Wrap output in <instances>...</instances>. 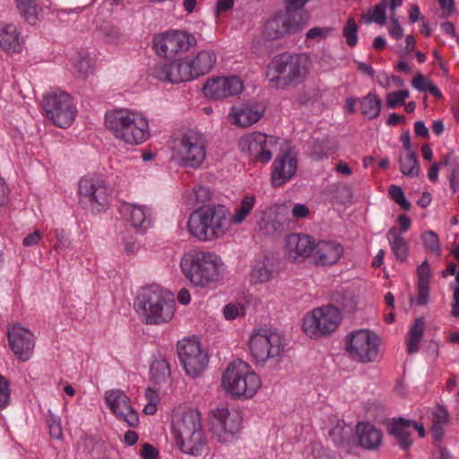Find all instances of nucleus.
I'll return each instance as SVG.
<instances>
[{
    "mask_svg": "<svg viewBox=\"0 0 459 459\" xmlns=\"http://www.w3.org/2000/svg\"><path fill=\"white\" fill-rule=\"evenodd\" d=\"M308 59L303 54L281 53L267 66V79L275 89L287 90L300 84L307 74Z\"/></svg>",
    "mask_w": 459,
    "mask_h": 459,
    "instance_id": "obj_1",
    "label": "nucleus"
},
{
    "mask_svg": "<svg viewBox=\"0 0 459 459\" xmlns=\"http://www.w3.org/2000/svg\"><path fill=\"white\" fill-rule=\"evenodd\" d=\"M228 213L223 205L199 208L188 218V230L200 241H212L222 238L230 226Z\"/></svg>",
    "mask_w": 459,
    "mask_h": 459,
    "instance_id": "obj_2",
    "label": "nucleus"
},
{
    "mask_svg": "<svg viewBox=\"0 0 459 459\" xmlns=\"http://www.w3.org/2000/svg\"><path fill=\"white\" fill-rule=\"evenodd\" d=\"M134 305L137 312L151 325L169 322L175 311L173 295L156 285L143 288L137 296Z\"/></svg>",
    "mask_w": 459,
    "mask_h": 459,
    "instance_id": "obj_3",
    "label": "nucleus"
},
{
    "mask_svg": "<svg viewBox=\"0 0 459 459\" xmlns=\"http://www.w3.org/2000/svg\"><path fill=\"white\" fill-rule=\"evenodd\" d=\"M177 444L192 456H200L207 448V438L202 427L201 413L196 409L186 411L174 424Z\"/></svg>",
    "mask_w": 459,
    "mask_h": 459,
    "instance_id": "obj_4",
    "label": "nucleus"
},
{
    "mask_svg": "<svg viewBox=\"0 0 459 459\" xmlns=\"http://www.w3.org/2000/svg\"><path fill=\"white\" fill-rule=\"evenodd\" d=\"M222 385L233 397H253L261 386L259 377L243 360L230 363L222 376Z\"/></svg>",
    "mask_w": 459,
    "mask_h": 459,
    "instance_id": "obj_5",
    "label": "nucleus"
},
{
    "mask_svg": "<svg viewBox=\"0 0 459 459\" xmlns=\"http://www.w3.org/2000/svg\"><path fill=\"white\" fill-rule=\"evenodd\" d=\"M380 337L375 333L361 329L346 337L345 349L353 360L361 363L377 361L379 355Z\"/></svg>",
    "mask_w": 459,
    "mask_h": 459,
    "instance_id": "obj_6",
    "label": "nucleus"
},
{
    "mask_svg": "<svg viewBox=\"0 0 459 459\" xmlns=\"http://www.w3.org/2000/svg\"><path fill=\"white\" fill-rule=\"evenodd\" d=\"M181 268L186 278L196 286L204 287L218 276L215 255L211 253H199L183 259Z\"/></svg>",
    "mask_w": 459,
    "mask_h": 459,
    "instance_id": "obj_7",
    "label": "nucleus"
},
{
    "mask_svg": "<svg viewBox=\"0 0 459 459\" xmlns=\"http://www.w3.org/2000/svg\"><path fill=\"white\" fill-rule=\"evenodd\" d=\"M79 203L93 213L103 211L109 202L110 192L105 181L94 177H83L78 184Z\"/></svg>",
    "mask_w": 459,
    "mask_h": 459,
    "instance_id": "obj_8",
    "label": "nucleus"
},
{
    "mask_svg": "<svg viewBox=\"0 0 459 459\" xmlns=\"http://www.w3.org/2000/svg\"><path fill=\"white\" fill-rule=\"evenodd\" d=\"M284 346L283 336L268 329L257 330L249 340L251 355L257 363L281 356Z\"/></svg>",
    "mask_w": 459,
    "mask_h": 459,
    "instance_id": "obj_9",
    "label": "nucleus"
},
{
    "mask_svg": "<svg viewBox=\"0 0 459 459\" xmlns=\"http://www.w3.org/2000/svg\"><path fill=\"white\" fill-rule=\"evenodd\" d=\"M341 322L340 309L329 305L315 308L303 319L302 328L311 338L329 334L335 331Z\"/></svg>",
    "mask_w": 459,
    "mask_h": 459,
    "instance_id": "obj_10",
    "label": "nucleus"
},
{
    "mask_svg": "<svg viewBox=\"0 0 459 459\" xmlns=\"http://www.w3.org/2000/svg\"><path fill=\"white\" fill-rule=\"evenodd\" d=\"M179 360L187 376L200 377L208 367L209 356L206 351L201 348L198 340L186 338L177 344Z\"/></svg>",
    "mask_w": 459,
    "mask_h": 459,
    "instance_id": "obj_11",
    "label": "nucleus"
},
{
    "mask_svg": "<svg viewBox=\"0 0 459 459\" xmlns=\"http://www.w3.org/2000/svg\"><path fill=\"white\" fill-rule=\"evenodd\" d=\"M44 109L47 117L58 127L66 128L75 118L76 109L72 98L63 91H53L44 98Z\"/></svg>",
    "mask_w": 459,
    "mask_h": 459,
    "instance_id": "obj_12",
    "label": "nucleus"
},
{
    "mask_svg": "<svg viewBox=\"0 0 459 459\" xmlns=\"http://www.w3.org/2000/svg\"><path fill=\"white\" fill-rule=\"evenodd\" d=\"M278 139L260 132H254L242 136L238 141V148L248 157L260 163H267L273 157Z\"/></svg>",
    "mask_w": 459,
    "mask_h": 459,
    "instance_id": "obj_13",
    "label": "nucleus"
},
{
    "mask_svg": "<svg viewBox=\"0 0 459 459\" xmlns=\"http://www.w3.org/2000/svg\"><path fill=\"white\" fill-rule=\"evenodd\" d=\"M178 154L182 166L198 168L206 155V142L204 135L195 130L186 132L180 139Z\"/></svg>",
    "mask_w": 459,
    "mask_h": 459,
    "instance_id": "obj_14",
    "label": "nucleus"
},
{
    "mask_svg": "<svg viewBox=\"0 0 459 459\" xmlns=\"http://www.w3.org/2000/svg\"><path fill=\"white\" fill-rule=\"evenodd\" d=\"M194 36L186 31H169L153 39V48L159 56L173 58L195 44Z\"/></svg>",
    "mask_w": 459,
    "mask_h": 459,
    "instance_id": "obj_15",
    "label": "nucleus"
},
{
    "mask_svg": "<svg viewBox=\"0 0 459 459\" xmlns=\"http://www.w3.org/2000/svg\"><path fill=\"white\" fill-rule=\"evenodd\" d=\"M242 418L238 411L226 408L212 411V435L221 443L232 441L240 431Z\"/></svg>",
    "mask_w": 459,
    "mask_h": 459,
    "instance_id": "obj_16",
    "label": "nucleus"
},
{
    "mask_svg": "<svg viewBox=\"0 0 459 459\" xmlns=\"http://www.w3.org/2000/svg\"><path fill=\"white\" fill-rule=\"evenodd\" d=\"M288 211L285 204L276 205L274 208H266L264 210L256 212L255 214V224L258 230L266 236L275 237L282 233L287 229L285 220H281V215H283Z\"/></svg>",
    "mask_w": 459,
    "mask_h": 459,
    "instance_id": "obj_17",
    "label": "nucleus"
},
{
    "mask_svg": "<svg viewBox=\"0 0 459 459\" xmlns=\"http://www.w3.org/2000/svg\"><path fill=\"white\" fill-rule=\"evenodd\" d=\"M7 337L12 351L20 360L27 361L31 358L35 336L29 329L14 324L8 329Z\"/></svg>",
    "mask_w": 459,
    "mask_h": 459,
    "instance_id": "obj_18",
    "label": "nucleus"
},
{
    "mask_svg": "<svg viewBox=\"0 0 459 459\" xmlns=\"http://www.w3.org/2000/svg\"><path fill=\"white\" fill-rule=\"evenodd\" d=\"M151 74L161 82L180 83L192 81L187 60L178 59L170 63H160L151 68Z\"/></svg>",
    "mask_w": 459,
    "mask_h": 459,
    "instance_id": "obj_19",
    "label": "nucleus"
},
{
    "mask_svg": "<svg viewBox=\"0 0 459 459\" xmlns=\"http://www.w3.org/2000/svg\"><path fill=\"white\" fill-rule=\"evenodd\" d=\"M243 90L241 80L237 76L216 77L207 80L203 87L205 97L221 100L240 93Z\"/></svg>",
    "mask_w": 459,
    "mask_h": 459,
    "instance_id": "obj_20",
    "label": "nucleus"
},
{
    "mask_svg": "<svg viewBox=\"0 0 459 459\" xmlns=\"http://www.w3.org/2000/svg\"><path fill=\"white\" fill-rule=\"evenodd\" d=\"M106 402L110 410L119 420L135 428L139 423L138 412L129 403L128 396L121 390H111L106 393Z\"/></svg>",
    "mask_w": 459,
    "mask_h": 459,
    "instance_id": "obj_21",
    "label": "nucleus"
},
{
    "mask_svg": "<svg viewBox=\"0 0 459 459\" xmlns=\"http://www.w3.org/2000/svg\"><path fill=\"white\" fill-rule=\"evenodd\" d=\"M301 29L296 21L290 18V15L280 13L266 21L263 30V37L267 40H277L287 35L296 33Z\"/></svg>",
    "mask_w": 459,
    "mask_h": 459,
    "instance_id": "obj_22",
    "label": "nucleus"
},
{
    "mask_svg": "<svg viewBox=\"0 0 459 459\" xmlns=\"http://www.w3.org/2000/svg\"><path fill=\"white\" fill-rule=\"evenodd\" d=\"M315 239L305 234L291 233L285 238V251L292 262L303 261L312 256Z\"/></svg>",
    "mask_w": 459,
    "mask_h": 459,
    "instance_id": "obj_23",
    "label": "nucleus"
},
{
    "mask_svg": "<svg viewBox=\"0 0 459 459\" xmlns=\"http://www.w3.org/2000/svg\"><path fill=\"white\" fill-rule=\"evenodd\" d=\"M297 171V160L290 152H284L273 161L271 182L273 187L281 186L294 177Z\"/></svg>",
    "mask_w": 459,
    "mask_h": 459,
    "instance_id": "obj_24",
    "label": "nucleus"
},
{
    "mask_svg": "<svg viewBox=\"0 0 459 459\" xmlns=\"http://www.w3.org/2000/svg\"><path fill=\"white\" fill-rule=\"evenodd\" d=\"M343 253V247L332 240L314 243L312 258L316 265L327 266L337 263Z\"/></svg>",
    "mask_w": 459,
    "mask_h": 459,
    "instance_id": "obj_25",
    "label": "nucleus"
},
{
    "mask_svg": "<svg viewBox=\"0 0 459 459\" xmlns=\"http://www.w3.org/2000/svg\"><path fill=\"white\" fill-rule=\"evenodd\" d=\"M130 120L122 141L128 144H140L148 137V122L136 113H133Z\"/></svg>",
    "mask_w": 459,
    "mask_h": 459,
    "instance_id": "obj_26",
    "label": "nucleus"
},
{
    "mask_svg": "<svg viewBox=\"0 0 459 459\" xmlns=\"http://www.w3.org/2000/svg\"><path fill=\"white\" fill-rule=\"evenodd\" d=\"M134 112L128 109H117L108 112L105 116L106 127L114 134L117 139L123 140L126 126L131 121Z\"/></svg>",
    "mask_w": 459,
    "mask_h": 459,
    "instance_id": "obj_27",
    "label": "nucleus"
},
{
    "mask_svg": "<svg viewBox=\"0 0 459 459\" xmlns=\"http://www.w3.org/2000/svg\"><path fill=\"white\" fill-rule=\"evenodd\" d=\"M186 59L192 80L210 73L216 64V55L208 50H202L194 58Z\"/></svg>",
    "mask_w": 459,
    "mask_h": 459,
    "instance_id": "obj_28",
    "label": "nucleus"
},
{
    "mask_svg": "<svg viewBox=\"0 0 459 459\" xmlns=\"http://www.w3.org/2000/svg\"><path fill=\"white\" fill-rule=\"evenodd\" d=\"M356 433L358 444L365 449L374 450L382 444V431L370 423H358Z\"/></svg>",
    "mask_w": 459,
    "mask_h": 459,
    "instance_id": "obj_29",
    "label": "nucleus"
},
{
    "mask_svg": "<svg viewBox=\"0 0 459 459\" xmlns=\"http://www.w3.org/2000/svg\"><path fill=\"white\" fill-rule=\"evenodd\" d=\"M408 420L402 417L394 418L387 426V432L394 437L403 450H408L412 446V440L410 438L411 432L408 429L411 426Z\"/></svg>",
    "mask_w": 459,
    "mask_h": 459,
    "instance_id": "obj_30",
    "label": "nucleus"
},
{
    "mask_svg": "<svg viewBox=\"0 0 459 459\" xmlns=\"http://www.w3.org/2000/svg\"><path fill=\"white\" fill-rule=\"evenodd\" d=\"M329 435L338 447H342L347 452L350 451L355 442L352 428L346 425L344 421H339L330 430Z\"/></svg>",
    "mask_w": 459,
    "mask_h": 459,
    "instance_id": "obj_31",
    "label": "nucleus"
},
{
    "mask_svg": "<svg viewBox=\"0 0 459 459\" xmlns=\"http://www.w3.org/2000/svg\"><path fill=\"white\" fill-rule=\"evenodd\" d=\"M308 0H285L284 14L290 15L292 21L303 28L309 20L308 13L303 8Z\"/></svg>",
    "mask_w": 459,
    "mask_h": 459,
    "instance_id": "obj_32",
    "label": "nucleus"
},
{
    "mask_svg": "<svg viewBox=\"0 0 459 459\" xmlns=\"http://www.w3.org/2000/svg\"><path fill=\"white\" fill-rule=\"evenodd\" d=\"M431 434L435 441L441 442L444 437L445 426L449 423L450 415L446 408L438 405L432 413Z\"/></svg>",
    "mask_w": 459,
    "mask_h": 459,
    "instance_id": "obj_33",
    "label": "nucleus"
},
{
    "mask_svg": "<svg viewBox=\"0 0 459 459\" xmlns=\"http://www.w3.org/2000/svg\"><path fill=\"white\" fill-rule=\"evenodd\" d=\"M20 39L14 25H6L0 30V46L5 51H20Z\"/></svg>",
    "mask_w": 459,
    "mask_h": 459,
    "instance_id": "obj_34",
    "label": "nucleus"
},
{
    "mask_svg": "<svg viewBox=\"0 0 459 459\" xmlns=\"http://www.w3.org/2000/svg\"><path fill=\"white\" fill-rule=\"evenodd\" d=\"M425 321L423 318H416L414 324L407 334V351L410 354L416 353L419 351V344L423 337Z\"/></svg>",
    "mask_w": 459,
    "mask_h": 459,
    "instance_id": "obj_35",
    "label": "nucleus"
},
{
    "mask_svg": "<svg viewBox=\"0 0 459 459\" xmlns=\"http://www.w3.org/2000/svg\"><path fill=\"white\" fill-rule=\"evenodd\" d=\"M262 115L263 112L256 106H247L234 114V124L247 127L257 122Z\"/></svg>",
    "mask_w": 459,
    "mask_h": 459,
    "instance_id": "obj_36",
    "label": "nucleus"
},
{
    "mask_svg": "<svg viewBox=\"0 0 459 459\" xmlns=\"http://www.w3.org/2000/svg\"><path fill=\"white\" fill-rule=\"evenodd\" d=\"M392 251L400 262L405 261L408 255V245L404 238L398 233L396 228H392L387 232Z\"/></svg>",
    "mask_w": 459,
    "mask_h": 459,
    "instance_id": "obj_37",
    "label": "nucleus"
},
{
    "mask_svg": "<svg viewBox=\"0 0 459 459\" xmlns=\"http://www.w3.org/2000/svg\"><path fill=\"white\" fill-rule=\"evenodd\" d=\"M359 103L360 112L363 116L369 119L376 118L379 116L382 108V101L376 94L368 93L359 100Z\"/></svg>",
    "mask_w": 459,
    "mask_h": 459,
    "instance_id": "obj_38",
    "label": "nucleus"
},
{
    "mask_svg": "<svg viewBox=\"0 0 459 459\" xmlns=\"http://www.w3.org/2000/svg\"><path fill=\"white\" fill-rule=\"evenodd\" d=\"M17 8L24 20L35 25L39 20L38 14L40 10L37 0H16Z\"/></svg>",
    "mask_w": 459,
    "mask_h": 459,
    "instance_id": "obj_39",
    "label": "nucleus"
},
{
    "mask_svg": "<svg viewBox=\"0 0 459 459\" xmlns=\"http://www.w3.org/2000/svg\"><path fill=\"white\" fill-rule=\"evenodd\" d=\"M150 374L154 384L167 382L170 377L169 362L165 359H155L151 365Z\"/></svg>",
    "mask_w": 459,
    "mask_h": 459,
    "instance_id": "obj_40",
    "label": "nucleus"
},
{
    "mask_svg": "<svg viewBox=\"0 0 459 459\" xmlns=\"http://www.w3.org/2000/svg\"><path fill=\"white\" fill-rule=\"evenodd\" d=\"M255 204V197L254 195H247L241 200L240 205L236 208L230 223L241 224L251 212Z\"/></svg>",
    "mask_w": 459,
    "mask_h": 459,
    "instance_id": "obj_41",
    "label": "nucleus"
},
{
    "mask_svg": "<svg viewBox=\"0 0 459 459\" xmlns=\"http://www.w3.org/2000/svg\"><path fill=\"white\" fill-rule=\"evenodd\" d=\"M400 170L404 176L415 178L420 174V163L416 152H408L399 158Z\"/></svg>",
    "mask_w": 459,
    "mask_h": 459,
    "instance_id": "obj_42",
    "label": "nucleus"
},
{
    "mask_svg": "<svg viewBox=\"0 0 459 459\" xmlns=\"http://www.w3.org/2000/svg\"><path fill=\"white\" fill-rule=\"evenodd\" d=\"M131 224L134 228L146 229L150 225L149 209L145 206L132 205L129 208Z\"/></svg>",
    "mask_w": 459,
    "mask_h": 459,
    "instance_id": "obj_43",
    "label": "nucleus"
},
{
    "mask_svg": "<svg viewBox=\"0 0 459 459\" xmlns=\"http://www.w3.org/2000/svg\"><path fill=\"white\" fill-rule=\"evenodd\" d=\"M386 6L385 1L381 2L375 6L372 12L368 10L366 13L362 14V21L366 24H370L374 22L379 25H385L386 22Z\"/></svg>",
    "mask_w": 459,
    "mask_h": 459,
    "instance_id": "obj_44",
    "label": "nucleus"
},
{
    "mask_svg": "<svg viewBox=\"0 0 459 459\" xmlns=\"http://www.w3.org/2000/svg\"><path fill=\"white\" fill-rule=\"evenodd\" d=\"M359 27L353 17H350L342 29V35L346 39V43L350 47H355L358 43Z\"/></svg>",
    "mask_w": 459,
    "mask_h": 459,
    "instance_id": "obj_45",
    "label": "nucleus"
},
{
    "mask_svg": "<svg viewBox=\"0 0 459 459\" xmlns=\"http://www.w3.org/2000/svg\"><path fill=\"white\" fill-rule=\"evenodd\" d=\"M272 273V270L266 264H258L251 272V281L255 284L266 282L271 279Z\"/></svg>",
    "mask_w": 459,
    "mask_h": 459,
    "instance_id": "obj_46",
    "label": "nucleus"
},
{
    "mask_svg": "<svg viewBox=\"0 0 459 459\" xmlns=\"http://www.w3.org/2000/svg\"><path fill=\"white\" fill-rule=\"evenodd\" d=\"M388 194L392 200H394L403 210L409 211L411 207V203L406 199L404 193L401 186L391 185L388 188Z\"/></svg>",
    "mask_w": 459,
    "mask_h": 459,
    "instance_id": "obj_47",
    "label": "nucleus"
},
{
    "mask_svg": "<svg viewBox=\"0 0 459 459\" xmlns=\"http://www.w3.org/2000/svg\"><path fill=\"white\" fill-rule=\"evenodd\" d=\"M423 246L429 251L439 255L440 244L437 234L433 230H428L421 235Z\"/></svg>",
    "mask_w": 459,
    "mask_h": 459,
    "instance_id": "obj_48",
    "label": "nucleus"
},
{
    "mask_svg": "<svg viewBox=\"0 0 459 459\" xmlns=\"http://www.w3.org/2000/svg\"><path fill=\"white\" fill-rule=\"evenodd\" d=\"M47 423L49 429L51 437L60 439L63 437V429L61 427V420L58 416L54 415L50 411H48V418Z\"/></svg>",
    "mask_w": 459,
    "mask_h": 459,
    "instance_id": "obj_49",
    "label": "nucleus"
},
{
    "mask_svg": "<svg viewBox=\"0 0 459 459\" xmlns=\"http://www.w3.org/2000/svg\"><path fill=\"white\" fill-rule=\"evenodd\" d=\"M408 97L409 91L407 90L389 92L386 96V104L390 108H395L396 107L403 105Z\"/></svg>",
    "mask_w": 459,
    "mask_h": 459,
    "instance_id": "obj_50",
    "label": "nucleus"
},
{
    "mask_svg": "<svg viewBox=\"0 0 459 459\" xmlns=\"http://www.w3.org/2000/svg\"><path fill=\"white\" fill-rule=\"evenodd\" d=\"M336 143L334 141L330 139H324L321 143H318L314 147V152L317 155L318 158L323 156H328L333 154L335 152Z\"/></svg>",
    "mask_w": 459,
    "mask_h": 459,
    "instance_id": "obj_51",
    "label": "nucleus"
},
{
    "mask_svg": "<svg viewBox=\"0 0 459 459\" xmlns=\"http://www.w3.org/2000/svg\"><path fill=\"white\" fill-rule=\"evenodd\" d=\"M223 314L226 319L233 320L245 315V307L240 303H230L225 306Z\"/></svg>",
    "mask_w": 459,
    "mask_h": 459,
    "instance_id": "obj_52",
    "label": "nucleus"
},
{
    "mask_svg": "<svg viewBox=\"0 0 459 459\" xmlns=\"http://www.w3.org/2000/svg\"><path fill=\"white\" fill-rule=\"evenodd\" d=\"M10 383L0 374V409L5 408L10 403Z\"/></svg>",
    "mask_w": 459,
    "mask_h": 459,
    "instance_id": "obj_53",
    "label": "nucleus"
},
{
    "mask_svg": "<svg viewBox=\"0 0 459 459\" xmlns=\"http://www.w3.org/2000/svg\"><path fill=\"white\" fill-rule=\"evenodd\" d=\"M412 86L419 91H428L433 82L423 74H418L411 82Z\"/></svg>",
    "mask_w": 459,
    "mask_h": 459,
    "instance_id": "obj_54",
    "label": "nucleus"
},
{
    "mask_svg": "<svg viewBox=\"0 0 459 459\" xmlns=\"http://www.w3.org/2000/svg\"><path fill=\"white\" fill-rule=\"evenodd\" d=\"M430 267L427 260H425L418 267V283L429 284Z\"/></svg>",
    "mask_w": 459,
    "mask_h": 459,
    "instance_id": "obj_55",
    "label": "nucleus"
},
{
    "mask_svg": "<svg viewBox=\"0 0 459 459\" xmlns=\"http://www.w3.org/2000/svg\"><path fill=\"white\" fill-rule=\"evenodd\" d=\"M429 298V284L418 283L417 305L424 306L428 303Z\"/></svg>",
    "mask_w": 459,
    "mask_h": 459,
    "instance_id": "obj_56",
    "label": "nucleus"
},
{
    "mask_svg": "<svg viewBox=\"0 0 459 459\" xmlns=\"http://www.w3.org/2000/svg\"><path fill=\"white\" fill-rule=\"evenodd\" d=\"M77 71L84 78L91 73V59L89 56L82 57L76 64Z\"/></svg>",
    "mask_w": 459,
    "mask_h": 459,
    "instance_id": "obj_57",
    "label": "nucleus"
},
{
    "mask_svg": "<svg viewBox=\"0 0 459 459\" xmlns=\"http://www.w3.org/2000/svg\"><path fill=\"white\" fill-rule=\"evenodd\" d=\"M105 39L109 43H115L119 40L120 33L117 28L113 26H106L102 28Z\"/></svg>",
    "mask_w": 459,
    "mask_h": 459,
    "instance_id": "obj_58",
    "label": "nucleus"
},
{
    "mask_svg": "<svg viewBox=\"0 0 459 459\" xmlns=\"http://www.w3.org/2000/svg\"><path fill=\"white\" fill-rule=\"evenodd\" d=\"M389 33L394 39H400L403 37V30L400 25L396 17L391 18V25L389 27Z\"/></svg>",
    "mask_w": 459,
    "mask_h": 459,
    "instance_id": "obj_59",
    "label": "nucleus"
},
{
    "mask_svg": "<svg viewBox=\"0 0 459 459\" xmlns=\"http://www.w3.org/2000/svg\"><path fill=\"white\" fill-rule=\"evenodd\" d=\"M319 98V95L316 91H305L298 96V101L300 104H307L310 102H315Z\"/></svg>",
    "mask_w": 459,
    "mask_h": 459,
    "instance_id": "obj_60",
    "label": "nucleus"
},
{
    "mask_svg": "<svg viewBox=\"0 0 459 459\" xmlns=\"http://www.w3.org/2000/svg\"><path fill=\"white\" fill-rule=\"evenodd\" d=\"M143 459H157L159 457V451L149 443H144L141 451Z\"/></svg>",
    "mask_w": 459,
    "mask_h": 459,
    "instance_id": "obj_61",
    "label": "nucleus"
},
{
    "mask_svg": "<svg viewBox=\"0 0 459 459\" xmlns=\"http://www.w3.org/2000/svg\"><path fill=\"white\" fill-rule=\"evenodd\" d=\"M234 6V0H217L215 4V14L217 17L225 12L232 9Z\"/></svg>",
    "mask_w": 459,
    "mask_h": 459,
    "instance_id": "obj_62",
    "label": "nucleus"
},
{
    "mask_svg": "<svg viewBox=\"0 0 459 459\" xmlns=\"http://www.w3.org/2000/svg\"><path fill=\"white\" fill-rule=\"evenodd\" d=\"M195 198L199 203H205L211 198V192L208 187L198 186L194 189Z\"/></svg>",
    "mask_w": 459,
    "mask_h": 459,
    "instance_id": "obj_63",
    "label": "nucleus"
},
{
    "mask_svg": "<svg viewBox=\"0 0 459 459\" xmlns=\"http://www.w3.org/2000/svg\"><path fill=\"white\" fill-rule=\"evenodd\" d=\"M291 213L294 219L299 220L307 217L309 210L305 204H296L291 210Z\"/></svg>",
    "mask_w": 459,
    "mask_h": 459,
    "instance_id": "obj_64",
    "label": "nucleus"
}]
</instances>
